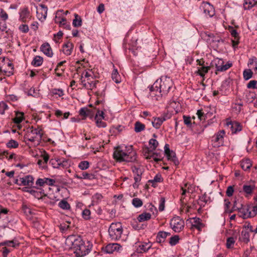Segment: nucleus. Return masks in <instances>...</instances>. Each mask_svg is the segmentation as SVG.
Instances as JSON below:
<instances>
[{
	"label": "nucleus",
	"instance_id": "33",
	"mask_svg": "<svg viewBox=\"0 0 257 257\" xmlns=\"http://www.w3.org/2000/svg\"><path fill=\"white\" fill-rule=\"evenodd\" d=\"M151 218V214L148 212H144L140 214L138 217V220L139 222H143L150 219Z\"/></svg>",
	"mask_w": 257,
	"mask_h": 257
},
{
	"label": "nucleus",
	"instance_id": "12",
	"mask_svg": "<svg viewBox=\"0 0 257 257\" xmlns=\"http://www.w3.org/2000/svg\"><path fill=\"white\" fill-rule=\"evenodd\" d=\"M251 208V205H242L238 211V212L240 213V216L244 219L251 217V211H250Z\"/></svg>",
	"mask_w": 257,
	"mask_h": 257
},
{
	"label": "nucleus",
	"instance_id": "58",
	"mask_svg": "<svg viewBox=\"0 0 257 257\" xmlns=\"http://www.w3.org/2000/svg\"><path fill=\"white\" fill-rule=\"evenodd\" d=\"M196 114L200 120H204L206 118V114H204L202 109L198 110Z\"/></svg>",
	"mask_w": 257,
	"mask_h": 257
},
{
	"label": "nucleus",
	"instance_id": "27",
	"mask_svg": "<svg viewBox=\"0 0 257 257\" xmlns=\"http://www.w3.org/2000/svg\"><path fill=\"white\" fill-rule=\"evenodd\" d=\"M166 121L165 118L164 117H156L152 121L153 126L157 129L160 127L164 121Z\"/></svg>",
	"mask_w": 257,
	"mask_h": 257
},
{
	"label": "nucleus",
	"instance_id": "54",
	"mask_svg": "<svg viewBox=\"0 0 257 257\" xmlns=\"http://www.w3.org/2000/svg\"><path fill=\"white\" fill-rule=\"evenodd\" d=\"M253 188L254 187L251 185H244L243 186V190L247 194H251Z\"/></svg>",
	"mask_w": 257,
	"mask_h": 257
},
{
	"label": "nucleus",
	"instance_id": "2",
	"mask_svg": "<svg viewBox=\"0 0 257 257\" xmlns=\"http://www.w3.org/2000/svg\"><path fill=\"white\" fill-rule=\"evenodd\" d=\"M66 243L71 246L76 257H82L88 253V249L79 236H71L66 239Z\"/></svg>",
	"mask_w": 257,
	"mask_h": 257
},
{
	"label": "nucleus",
	"instance_id": "23",
	"mask_svg": "<svg viewBox=\"0 0 257 257\" xmlns=\"http://www.w3.org/2000/svg\"><path fill=\"white\" fill-rule=\"evenodd\" d=\"M121 246L117 243H110L105 247V251L108 253H112L115 250H119Z\"/></svg>",
	"mask_w": 257,
	"mask_h": 257
},
{
	"label": "nucleus",
	"instance_id": "49",
	"mask_svg": "<svg viewBox=\"0 0 257 257\" xmlns=\"http://www.w3.org/2000/svg\"><path fill=\"white\" fill-rule=\"evenodd\" d=\"M7 147L9 148H17L19 147V143L15 140H11L7 143Z\"/></svg>",
	"mask_w": 257,
	"mask_h": 257
},
{
	"label": "nucleus",
	"instance_id": "37",
	"mask_svg": "<svg viewBox=\"0 0 257 257\" xmlns=\"http://www.w3.org/2000/svg\"><path fill=\"white\" fill-rule=\"evenodd\" d=\"M102 195L98 193H95L92 197V204H98L102 199Z\"/></svg>",
	"mask_w": 257,
	"mask_h": 257
},
{
	"label": "nucleus",
	"instance_id": "42",
	"mask_svg": "<svg viewBox=\"0 0 257 257\" xmlns=\"http://www.w3.org/2000/svg\"><path fill=\"white\" fill-rule=\"evenodd\" d=\"M75 19L73 21V25L75 27H80L82 25V20L80 17L79 16L75 14Z\"/></svg>",
	"mask_w": 257,
	"mask_h": 257
},
{
	"label": "nucleus",
	"instance_id": "9",
	"mask_svg": "<svg viewBox=\"0 0 257 257\" xmlns=\"http://www.w3.org/2000/svg\"><path fill=\"white\" fill-rule=\"evenodd\" d=\"M164 152L168 160L172 161L175 165L179 164V161L176 157L175 153L170 150L168 144L165 145Z\"/></svg>",
	"mask_w": 257,
	"mask_h": 257
},
{
	"label": "nucleus",
	"instance_id": "55",
	"mask_svg": "<svg viewBox=\"0 0 257 257\" xmlns=\"http://www.w3.org/2000/svg\"><path fill=\"white\" fill-rule=\"evenodd\" d=\"M235 242V239L233 237H228L226 241V247L228 248H230L233 247Z\"/></svg>",
	"mask_w": 257,
	"mask_h": 257
},
{
	"label": "nucleus",
	"instance_id": "11",
	"mask_svg": "<svg viewBox=\"0 0 257 257\" xmlns=\"http://www.w3.org/2000/svg\"><path fill=\"white\" fill-rule=\"evenodd\" d=\"M48 8L43 4L39 5V8H37V16L40 20H45L47 17Z\"/></svg>",
	"mask_w": 257,
	"mask_h": 257
},
{
	"label": "nucleus",
	"instance_id": "18",
	"mask_svg": "<svg viewBox=\"0 0 257 257\" xmlns=\"http://www.w3.org/2000/svg\"><path fill=\"white\" fill-rule=\"evenodd\" d=\"M216 70L217 71H224L231 66V64H223V61L221 59H218L217 63L215 64Z\"/></svg>",
	"mask_w": 257,
	"mask_h": 257
},
{
	"label": "nucleus",
	"instance_id": "62",
	"mask_svg": "<svg viewBox=\"0 0 257 257\" xmlns=\"http://www.w3.org/2000/svg\"><path fill=\"white\" fill-rule=\"evenodd\" d=\"M22 208L24 213L27 215L32 214L31 209L27 205L23 204Z\"/></svg>",
	"mask_w": 257,
	"mask_h": 257
},
{
	"label": "nucleus",
	"instance_id": "24",
	"mask_svg": "<svg viewBox=\"0 0 257 257\" xmlns=\"http://www.w3.org/2000/svg\"><path fill=\"white\" fill-rule=\"evenodd\" d=\"M170 234H171L169 232L160 231L158 233L157 235L156 241L160 243L164 242L167 236L170 235Z\"/></svg>",
	"mask_w": 257,
	"mask_h": 257
},
{
	"label": "nucleus",
	"instance_id": "50",
	"mask_svg": "<svg viewBox=\"0 0 257 257\" xmlns=\"http://www.w3.org/2000/svg\"><path fill=\"white\" fill-rule=\"evenodd\" d=\"M81 178L84 179L93 180L95 178V176L93 174L83 172L82 173Z\"/></svg>",
	"mask_w": 257,
	"mask_h": 257
},
{
	"label": "nucleus",
	"instance_id": "3",
	"mask_svg": "<svg viewBox=\"0 0 257 257\" xmlns=\"http://www.w3.org/2000/svg\"><path fill=\"white\" fill-rule=\"evenodd\" d=\"M113 158L118 162H131L136 160V153L133 150L132 146L127 149L126 147L124 149L121 147H117L113 152Z\"/></svg>",
	"mask_w": 257,
	"mask_h": 257
},
{
	"label": "nucleus",
	"instance_id": "57",
	"mask_svg": "<svg viewBox=\"0 0 257 257\" xmlns=\"http://www.w3.org/2000/svg\"><path fill=\"white\" fill-rule=\"evenodd\" d=\"M19 30L23 33H27L29 31V26L26 24H22L19 27Z\"/></svg>",
	"mask_w": 257,
	"mask_h": 257
},
{
	"label": "nucleus",
	"instance_id": "31",
	"mask_svg": "<svg viewBox=\"0 0 257 257\" xmlns=\"http://www.w3.org/2000/svg\"><path fill=\"white\" fill-rule=\"evenodd\" d=\"M210 69V66H202L198 68L196 73L201 77H203L205 75L208 73V71Z\"/></svg>",
	"mask_w": 257,
	"mask_h": 257
},
{
	"label": "nucleus",
	"instance_id": "20",
	"mask_svg": "<svg viewBox=\"0 0 257 257\" xmlns=\"http://www.w3.org/2000/svg\"><path fill=\"white\" fill-rule=\"evenodd\" d=\"M74 45L70 42H67L63 46V52L67 55L69 56L71 54L73 49Z\"/></svg>",
	"mask_w": 257,
	"mask_h": 257
},
{
	"label": "nucleus",
	"instance_id": "36",
	"mask_svg": "<svg viewBox=\"0 0 257 257\" xmlns=\"http://www.w3.org/2000/svg\"><path fill=\"white\" fill-rule=\"evenodd\" d=\"M43 62V58L39 56H36L34 57L31 64L35 67H38L41 66Z\"/></svg>",
	"mask_w": 257,
	"mask_h": 257
},
{
	"label": "nucleus",
	"instance_id": "22",
	"mask_svg": "<svg viewBox=\"0 0 257 257\" xmlns=\"http://www.w3.org/2000/svg\"><path fill=\"white\" fill-rule=\"evenodd\" d=\"M21 185L32 186L33 184L34 178L32 176L28 175L20 179Z\"/></svg>",
	"mask_w": 257,
	"mask_h": 257
},
{
	"label": "nucleus",
	"instance_id": "6",
	"mask_svg": "<svg viewBox=\"0 0 257 257\" xmlns=\"http://www.w3.org/2000/svg\"><path fill=\"white\" fill-rule=\"evenodd\" d=\"M170 226L176 232H179L184 227V221L180 217H173L170 221Z\"/></svg>",
	"mask_w": 257,
	"mask_h": 257
},
{
	"label": "nucleus",
	"instance_id": "39",
	"mask_svg": "<svg viewBox=\"0 0 257 257\" xmlns=\"http://www.w3.org/2000/svg\"><path fill=\"white\" fill-rule=\"evenodd\" d=\"M112 80L116 83H119L121 82V77L119 75L117 69H114L111 74Z\"/></svg>",
	"mask_w": 257,
	"mask_h": 257
},
{
	"label": "nucleus",
	"instance_id": "43",
	"mask_svg": "<svg viewBox=\"0 0 257 257\" xmlns=\"http://www.w3.org/2000/svg\"><path fill=\"white\" fill-rule=\"evenodd\" d=\"M95 120L96 125L98 127H105L106 126V122L102 121L101 119L98 118V114H95Z\"/></svg>",
	"mask_w": 257,
	"mask_h": 257
},
{
	"label": "nucleus",
	"instance_id": "46",
	"mask_svg": "<svg viewBox=\"0 0 257 257\" xmlns=\"http://www.w3.org/2000/svg\"><path fill=\"white\" fill-rule=\"evenodd\" d=\"M82 216L85 220H89L91 218V211L88 209H85L82 212Z\"/></svg>",
	"mask_w": 257,
	"mask_h": 257
},
{
	"label": "nucleus",
	"instance_id": "61",
	"mask_svg": "<svg viewBox=\"0 0 257 257\" xmlns=\"http://www.w3.org/2000/svg\"><path fill=\"white\" fill-rule=\"evenodd\" d=\"M183 120L185 124L187 126H190L191 125V118L189 116H183Z\"/></svg>",
	"mask_w": 257,
	"mask_h": 257
},
{
	"label": "nucleus",
	"instance_id": "8",
	"mask_svg": "<svg viewBox=\"0 0 257 257\" xmlns=\"http://www.w3.org/2000/svg\"><path fill=\"white\" fill-rule=\"evenodd\" d=\"M79 81L83 87L88 90H93L96 87V84L98 82L94 77H90L87 79L79 78Z\"/></svg>",
	"mask_w": 257,
	"mask_h": 257
},
{
	"label": "nucleus",
	"instance_id": "64",
	"mask_svg": "<svg viewBox=\"0 0 257 257\" xmlns=\"http://www.w3.org/2000/svg\"><path fill=\"white\" fill-rule=\"evenodd\" d=\"M233 192H234V189H233V186H228L227 187L226 191V195L228 197L232 196Z\"/></svg>",
	"mask_w": 257,
	"mask_h": 257
},
{
	"label": "nucleus",
	"instance_id": "60",
	"mask_svg": "<svg viewBox=\"0 0 257 257\" xmlns=\"http://www.w3.org/2000/svg\"><path fill=\"white\" fill-rule=\"evenodd\" d=\"M256 84L257 81L256 80H251L250 81L247 85V88L249 89H255L256 88Z\"/></svg>",
	"mask_w": 257,
	"mask_h": 257
},
{
	"label": "nucleus",
	"instance_id": "52",
	"mask_svg": "<svg viewBox=\"0 0 257 257\" xmlns=\"http://www.w3.org/2000/svg\"><path fill=\"white\" fill-rule=\"evenodd\" d=\"M179 240V237L177 235H175L173 236H172L170 238L169 243L171 245L173 246L176 245Z\"/></svg>",
	"mask_w": 257,
	"mask_h": 257
},
{
	"label": "nucleus",
	"instance_id": "32",
	"mask_svg": "<svg viewBox=\"0 0 257 257\" xmlns=\"http://www.w3.org/2000/svg\"><path fill=\"white\" fill-rule=\"evenodd\" d=\"M163 181V179L162 177V175L160 174H157L153 179L150 180L149 181V183H151L152 186L154 187H156L157 186V183L162 182Z\"/></svg>",
	"mask_w": 257,
	"mask_h": 257
},
{
	"label": "nucleus",
	"instance_id": "47",
	"mask_svg": "<svg viewBox=\"0 0 257 257\" xmlns=\"http://www.w3.org/2000/svg\"><path fill=\"white\" fill-rule=\"evenodd\" d=\"M132 204L137 208L141 207L143 204L142 200L138 198H135L132 200Z\"/></svg>",
	"mask_w": 257,
	"mask_h": 257
},
{
	"label": "nucleus",
	"instance_id": "45",
	"mask_svg": "<svg viewBox=\"0 0 257 257\" xmlns=\"http://www.w3.org/2000/svg\"><path fill=\"white\" fill-rule=\"evenodd\" d=\"M59 207L63 209H69L70 208V205L66 200H62L58 204Z\"/></svg>",
	"mask_w": 257,
	"mask_h": 257
},
{
	"label": "nucleus",
	"instance_id": "26",
	"mask_svg": "<svg viewBox=\"0 0 257 257\" xmlns=\"http://www.w3.org/2000/svg\"><path fill=\"white\" fill-rule=\"evenodd\" d=\"M239 239L244 242H248L249 241V230L247 229H243L241 232V235L239 238Z\"/></svg>",
	"mask_w": 257,
	"mask_h": 257
},
{
	"label": "nucleus",
	"instance_id": "14",
	"mask_svg": "<svg viewBox=\"0 0 257 257\" xmlns=\"http://www.w3.org/2000/svg\"><path fill=\"white\" fill-rule=\"evenodd\" d=\"M132 171L134 174L135 184L138 183L141 180V176L143 173L142 169L141 167L133 166L132 168Z\"/></svg>",
	"mask_w": 257,
	"mask_h": 257
},
{
	"label": "nucleus",
	"instance_id": "5",
	"mask_svg": "<svg viewBox=\"0 0 257 257\" xmlns=\"http://www.w3.org/2000/svg\"><path fill=\"white\" fill-rule=\"evenodd\" d=\"M123 231L121 223L119 222L112 223L109 228V236L111 240H118L121 236Z\"/></svg>",
	"mask_w": 257,
	"mask_h": 257
},
{
	"label": "nucleus",
	"instance_id": "63",
	"mask_svg": "<svg viewBox=\"0 0 257 257\" xmlns=\"http://www.w3.org/2000/svg\"><path fill=\"white\" fill-rule=\"evenodd\" d=\"M41 157L43 158L44 162L43 164L46 165L47 164L49 159V156L48 154L44 151L43 153L41 155Z\"/></svg>",
	"mask_w": 257,
	"mask_h": 257
},
{
	"label": "nucleus",
	"instance_id": "59",
	"mask_svg": "<svg viewBox=\"0 0 257 257\" xmlns=\"http://www.w3.org/2000/svg\"><path fill=\"white\" fill-rule=\"evenodd\" d=\"M165 199L164 197H161L160 200L159 210L160 211H163L165 208Z\"/></svg>",
	"mask_w": 257,
	"mask_h": 257
},
{
	"label": "nucleus",
	"instance_id": "40",
	"mask_svg": "<svg viewBox=\"0 0 257 257\" xmlns=\"http://www.w3.org/2000/svg\"><path fill=\"white\" fill-rule=\"evenodd\" d=\"M50 163L54 168H59L61 166L63 167L64 166L60 160L51 159Z\"/></svg>",
	"mask_w": 257,
	"mask_h": 257
},
{
	"label": "nucleus",
	"instance_id": "30",
	"mask_svg": "<svg viewBox=\"0 0 257 257\" xmlns=\"http://www.w3.org/2000/svg\"><path fill=\"white\" fill-rule=\"evenodd\" d=\"M240 165L243 170L247 171L251 167L252 164L250 160L246 159L240 162Z\"/></svg>",
	"mask_w": 257,
	"mask_h": 257
},
{
	"label": "nucleus",
	"instance_id": "29",
	"mask_svg": "<svg viewBox=\"0 0 257 257\" xmlns=\"http://www.w3.org/2000/svg\"><path fill=\"white\" fill-rule=\"evenodd\" d=\"M257 5V0H244L243 8L244 10H250Z\"/></svg>",
	"mask_w": 257,
	"mask_h": 257
},
{
	"label": "nucleus",
	"instance_id": "48",
	"mask_svg": "<svg viewBox=\"0 0 257 257\" xmlns=\"http://www.w3.org/2000/svg\"><path fill=\"white\" fill-rule=\"evenodd\" d=\"M252 72L250 69H246L243 72V78L245 80H247L251 78L252 76Z\"/></svg>",
	"mask_w": 257,
	"mask_h": 257
},
{
	"label": "nucleus",
	"instance_id": "34",
	"mask_svg": "<svg viewBox=\"0 0 257 257\" xmlns=\"http://www.w3.org/2000/svg\"><path fill=\"white\" fill-rule=\"evenodd\" d=\"M145 125L139 121H137L135 123L134 130L136 133H140L145 130Z\"/></svg>",
	"mask_w": 257,
	"mask_h": 257
},
{
	"label": "nucleus",
	"instance_id": "21",
	"mask_svg": "<svg viewBox=\"0 0 257 257\" xmlns=\"http://www.w3.org/2000/svg\"><path fill=\"white\" fill-rule=\"evenodd\" d=\"M41 50L49 57H52L53 52L50 45L48 43L43 44L41 47Z\"/></svg>",
	"mask_w": 257,
	"mask_h": 257
},
{
	"label": "nucleus",
	"instance_id": "19",
	"mask_svg": "<svg viewBox=\"0 0 257 257\" xmlns=\"http://www.w3.org/2000/svg\"><path fill=\"white\" fill-rule=\"evenodd\" d=\"M152 243L149 241L148 242H141L137 248V251L139 253L146 252L151 248Z\"/></svg>",
	"mask_w": 257,
	"mask_h": 257
},
{
	"label": "nucleus",
	"instance_id": "35",
	"mask_svg": "<svg viewBox=\"0 0 257 257\" xmlns=\"http://www.w3.org/2000/svg\"><path fill=\"white\" fill-rule=\"evenodd\" d=\"M24 113L16 112V116L13 118V122L15 124L20 123L24 119Z\"/></svg>",
	"mask_w": 257,
	"mask_h": 257
},
{
	"label": "nucleus",
	"instance_id": "25",
	"mask_svg": "<svg viewBox=\"0 0 257 257\" xmlns=\"http://www.w3.org/2000/svg\"><path fill=\"white\" fill-rule=\"evenodd\" d=\"M144 156L147 159H150L152 158L156 162H158L162 159V155L159 153H152V152L151 154H146V153H144Z\"/></svg>",
	"mask_w": 257,
	"mask_h": 257
},
{
	"label": "nucleus",
	"instance_id": "7",
	"mask_svg": "<svg viewBox=\"0 0 257 257\" xmlns=\"http://www.w3.org/2000/svg\"><path fill=\"white\" fill-rule=\"evenodd\" d=\"M225 134V131L222 130L217 132L212 137L211 142L213 147L218 148L223 145Z\"/></svg>",
	"mask_w": 257,
	"mask_h": 257
},
{
	"label": "nucleus",
	"instance_id": "28",
	"mask_svg": "<svg viewBox=\"0 0 257 257\" xmlns=\"http://www.w3.org/2000/svg\"><path fill=\"white\" fill-rule=\"evenodd\" d=\"M210 201L209 197H208L206 194H204L199 197L198 200V204L200 206V208L204 207L205 205Z\"/></svg>",
	"mask_w": 257,
	"mask_h": 257
},
{
	"label": "nucleus",
	"instance_id": "53",
	"mask_svg": "<svg viewBox=\"0 0 257 257\" xmlns=\"http://www.w3.org/2000/svg\"><path fill=\"white\" fill-rule=\"evenodd\" d=\"M228 30L230 33L231 35L234 37V39L239 40V35L235 29H234L232 27H229Z\"/></svg>",
	"mask_w": 257,
	"mask_h": 257
},
{
	"label": "nucleus",
	"instance_id": "51",
	"mask_svg": "<svg viewBox=\"0 0 257 257\" xmlns=\"http://www.w3.org/2000/svg\"><path fill=\"white\" fill-rule=\"evenodd\" d=\"M89 167V163L88 161H83L79 163L78 167L82 170L88 169Z\"/></svg>",
	"mask_w": 257,
	"mask_h": 257
},
{
	"label": "nucleus",
	"instance_id": "10",
	"mask_svg": "<svg viewBox=\"0 0 257 257\" xmlns=\"http://www.w3.org/2000/svg\"><path fill=\"white\" fill-rule=\"evenodd\" d=\"M200 9L203 11L206 17H212L215 14V12L212 6L208 3H203L201 5Z\"/></svg>",
	"mask_w": 257,
	"mask_h": 257
},
{
	"label": "nucleus",
	"instance_id": "1",
	"mask_svg": "<svg viewBox=\"0 0 257 257\" xmlns=\"http://www.w3.org/2000/svg\"><path fill=\"white\" fill-rule=\"evenodd\" d=\"M173 85L172 80L166 76H162L160 79L157 80L150 87L151 95L152 96L158 97L166 95Z\"/></svg>",
	"mask_w": 257,
	"mask_h": 257
},
{
	"label": "nucleus",
	"instance_id": "16",
	"mask_svg": "<svg viewBox=\"0 0 257 257\" xmlns=\"http://www.w3.org/2000/svg\"><path fill=\"white\" fill-rule=\"evenodd\" d=\"M31 19L30 13L27 8L23 9L20 12V20L26 23Z\"/></svg>",
	"mask_w": 257,
	"mask_h": 257
},
{
	"label": "nucleus",
	"instance_id": "38",
	"mask_svg": "<svg viewBox=\"0 0 257 257\" xmlns=\"http://www.w3.org/2000/svg\"><path fill=\"white\" fill-rule=\"evenodd\" d=\"M91 71H84L81 75H79L78 73L74 74V78H76V76L77 75L78 78H83V79H87L89 78L90 77H93V76Z\"/></svg>",
	"mask_w": 257,
	"mask_h": 257
},
{
	"label": "nucleus",
	"instance_id": "15",
	"mask_svg": "<svg viewBox=\"0 0 257 257\" xmlns=\"http://www.w3.org/2000/svg\"><path fill=\"white\" fill-rule=\"evenodd\" d=\"M149 147L147 148L144 153L147 154H151L153 151L156 150L159 145L158 141L155 139H151L149 142Z\"/></svg>",
	"mask_w": 257,
	"mask_h": 257
},
{
	"label": "nucleus",
	"instance_id": "4",
	"mask_svg": "<svg viewBox=\"0 0 257 257\" xmlns=\"http://www.w3.org/2000/svg\"><path fill=\"white\" fill-rule=\"evenodd\" d=\"M43 134L44 132L42 126L37 125L36 127L32 126L30 127V131H28L25 139L34 143L35 145H39L42 140Z\"/></svg>",
	"mask_w": 257,
	"mask_h": 257
},
{
	"label": "nucleus",
	"instance_id": "41",
	"mask_svg": "<svg viewBox=\"0 0 257 257\" xmlns=\"http://www.w3.org/2000/svg\"><path fill=\"white\" fill-rule=\"evenodd\" d=\"M181 190L182 192L181 193V196L180 198L181 205V208L184 209L186 206V203L184 201V199L185 198V194L187 192V190L183 187H181Z\"/></svg>",
	"mask_w": 257,
	"mask_h": 257
},
{
	"label": "nucleus",
	"instance_id": "13",
	"mask_svg": "<svg viewBox=\"0 0 257 257\" xmlns=\"http://www.w3.org/2000/svg\"><path fill=\"white\" fill-rule=\"evenodd\" d=\"M226 125L230 128L232 134H236L242 130L241 125L237 121L227 122Z\"/></svg>",
	"mask_w": 257,
	"mask_h": 257
},
{
	"label": "nucleus",
	"instance_id": "17",
	"mask_svg": "<svg viewBox=\"0 0 257 257\" xmlns=\"http://www.w3.org/2000/svg\"><path fill=\"white\" fill-rule=\"evenodd\" d=\"M79 114L82 117L83 119H85L87 117L91 118L94 116L92 111L86 107L81 108L79 111Z\"/></svg>",
	"mask_w": 257,
	"mask_h": 257
},
{
	"label": "nucleus",
	"instance_id": "44",
	"mask_svg": "<svg viewBox=\"0 0 257 257\" xmlns=\"http://www.w3.org/2000/svg\"><path fill=\"white\" fill-rule=\"evenodd\" d=\"M192 226L198 230H200L203 226L201 220L199 218H194V221L192 223Z\"/></svg>",
	"mask_w": 257,
	"mask_h": 257
},
{
	"label": "nucleus",
	"instance_id": "56",
	"mask_svg": "<svg viewBox=\"0 0 257 257\" xmlns=\"http://www.w3.org/2000/svg\"><path fill=\"white\" fill-rule=\"evenodd\" d=\"M242 204L239 202L238 199H235L233 203V206L232 208L234 210H237L238 211L240 208L242 206Z\"/></svg>",
	"mask_w": 257,
	"mask_h": 257
}]
</instances>
